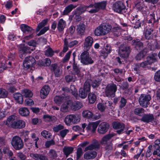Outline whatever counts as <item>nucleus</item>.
<instances>
[{"label":"nucleus","mask_w":160,"mask_h":160,"mask_svg":"<svg viewBox=\"0 0 160 160\" xmlns=\"http://www.w3.org/2000/svg\"><path fill=\"white\" fill-rule=\"evenodd\" d=\"M133 18L131 21L132 23L131 25L134 28H138L141 26L142 21L140 19L137 20L136 18H135L134 17Z\"/></svg>","instance_id":"30"},{"label":"nucleus","mask_w":160,"mask_h":160,"mask_svg":"<svg viewBox=\"0 0 160 160\" xmlns=\"http://www.w3.org/2000/svg\"><path fill=\"white\" fill-rule=\"evenodd\" d=\"M86 28V27L85 24L82 22H80L77 27L76 31L77 34L80 36L84 35Z\"/></svg>","instance_id":"18"},{"label":"nucleus","mask_w":160,"mask_h":160,"mask_svg":"<svg viewBox=\"0 0 160 160\" xmlns=\"http://www.w3.org/2000/svg\"><path fill=\"white\" fill-rule=\"evenodd\" d=\"M117 89V87L116 84L113 83L108 84L105 89V95L108 97H114Z\"/></svg>","instance_id":"8"},{"label":"nucleus","mask_w":160,"mask_h":160,"mask_svg":"<svg viewBox=\"0 0 160 160\" xmlns=\"http://www.w3.org/2000/svg\"><path fill=\"white\" fill-rule=\"evenodd\" d=\"M13 97L18 103L21 104L23 102V99L21 94L17 93L13 94Z\"/></svg>","instance_id":"38"},{"label":"nucleus","mask_w":160,"mask_h":160,"mask_svg":"<svg viewBox=\"0 0 160 160\" xmlns=\"http://www.w3.org/2000/svg\"><path fill=\"white\" fill-rule=\"evenodd\" d=\"M112 9L115 12L121 14L125 12L127 10L124 3L121 1L114 3L112 5Z\"/></svg>","instance_id":"7"},{"label":"nucleus","mask_w":160,"mask_h":160,"mask_svg":"<svg viewBox=\"0 0 160 160\" xmlns=\"http://www.w3.org/2000/svg\"><path fill=\"white\" fill-rule=\"evenodd\" d=\"M18 118V117L15 115L9 116L7 119L5 125L8 127L13 128Z\"/></svg>","instance_id":"13"},{"label":"nucleus","mask_w":160,"mask_h":160,"mask_svg":"<svg viewBox=\"0 0 160 160\" xmlns=\"http://www.w3.org/2000/svg\"><path fill=\"white\" fill-rule=\"evenodd\" d=\"M72 116L73 117L72 119V123H77L79 122L80 121V118L78 115H72Z\"/></svg>","instance_id":"61"},{"label":"nucleus","mask_w":160,"mask_h":160,"mask_svg":"<svg viewBox=\"0 0 160 160\" xmlns=\"http://www.w3.org/2000/svg\"><path fill=\"white\" fill-rule=\"evenodd\" d=\"M153 31V29L150 28L147 29L144 32L145 38L147 39H150L152 38V32Z\"/></svg>","instance_id":"35"},{"label":"nucleus","mask_w":160,"mask_h":160,"mask_svg":"<svg viewBox=\"0 0 160 160\" xmlns=\"http://www.w3.org/2000/svg\"><path fill=\"white\" fill-rule=\"evenodd\" d=\"M64 128V126L61 124H59L58 125H56L53 128V130L55 132H58L59 130H61Z\"/></svg>","instance_id":"55"},{"label":"nucleus","mask_w":160,"mask_h":160,"mask_svg":"<svg viewBox=\"0 0 160 160\" xmlns=\"http://www.w3.org/2000/svg\"><path fill=\"white\" fill-rule=\"evenodd\" d=\"M112 28V27L110 25L103 23L95 29L94 34L96 36L106 35L109 32Z\"/></svg>","instance_id":"3"},{"label":"nucleus","mask_w":160,"mask_h":160,"mask_svg":"<svg viewBox=\"0 0 160 160\" xmlns=\"http://www.w3.org/2000/svg\"><path fill=\"white\" fill-rule=\"evenodd\" d=\"M68 104L69 105L70 108L73 111L78 110L82 107V103L79 102H77L75 103H73L72 101L69 100Z\"/></svg>","instance_id":"20"},{"label":"nucleus","mask_w":160,"mask_h":160,"mask_svg":"<svg viewBox=\"0 0 160 160\" xmlns=\"http://www.w3.org/2000/svg\"><path fill=\"white\" fill-rule=\"evenodd\" d=\"M19 113L22 116H27L29 115V111L26 108H21L19 109Z\"/></svg>","instance_id":"40"},{"label":"nucleus","mask_w":160,"mask_h":160,"mask_svg":"<svg viewBox=\"0 0 160 160\" xmlns=\"http://www.w3.org/2000/svg\"><path fill=\"white\" fill-rule=\"evenodd\" d=\"M134 112L135 114L141 116L142 114L144 113V110L142 108H137L134 109Z\"/></svg>","instance_id":"51"},{"label":"nucleus","mask_w":160,"mask_h":160,"mask_svg":"<svg viewBox=\"0 0 160 160\" xmlns=\"http://www.w3.org/2000/svg\"><path fill=\"white\" fill-rule=\"evenodd\" d=\"M157 56V54L155 53L152 54L148 56L146 61L140 63V66L143 68L148 67L149 65H151L156 61Z\"/></svg>","instance_id":"9"},{"label":"nucleus","mask_w":160,"mask_h":160,"mask_svg":"<svg viewBox=\"0 0 160 160\" xmlns=\"http://www.w3.org/2000/svg\"><path fill=\"white\" fill-rule=\"evenodd\" d=\"M69 107L70 106L68 101L67 103H64L62 105L60 108L61 111L63 112H67L68 110Z\"/></svg>","instance_id":"42"},{"label":"nucleus","mask_w":160,"mask_h":160,"mask_svg":"<svg viewBox=\"0 0 160 160\" xmlns=\"http://www.w3.org/2000/svg\"><path fill=\"white\" fill-rule=\"evenodd\" d=\"M74 13L73 15L72 18L76 22H79L81 20L82 17L80 16L81 14L79 13V12H78L76 11H75L73 12Z\"/></svg>","instance_id":"41"},{"label":"nucleus","mask_w":160,"mask_h":160,"mask_svg":"<svg viewBox=\"0 0 160 160\" xmlns=\"http://www.w3.org/2000/svg\"><path fill=\"white\" fill-rule=\"evenodd\" d=\"M97 155V152L95 151H92L86 152L84 155V158L86 159H93Z\"/></svg>","instance_id":"27"},{"label":"nucleus","mask_w":160,"mask_h":160,"mask_svg":"<svg viewBox=\"0 0 160 160\" xmlns=\"http://www.w3.org/2000/svg\"><path fill=\"white\" fill-rule=\"evenodd\" d=\"M132 45L134 46L135 48L137 50H140L143 47V43L138 39L132 41Z\"/></svg>","instance_id":"28"},{"label":"nucleus","mask_w":160,"mask_h":160,"mask_svg":"<svg viewBox=\"0 0 160 160\" xmlns=\"http://www.w3.org/2000/svg\"><path fill=\"white\" fill-rule=\"evenodd\" d=\"M30 157L35 160H48V157L41 154L32 153L30 154Z\"/></svg>","instance_id":"21"},{"label":"nucleus","mask_w":160,"mask_h":160,"mask_svg":"<svg viewBox=\"0 0 160 160\" xmlns=\"http://www.w3.org/2000/svg\"><path fill=\"white\" fill-rule=\"evenodd\" d=\"M93 42V38L91 36H88L86 38L84 42V48L87 49H89L92 46Z\"/></svg>","instance_id":"25"},{"label":"nucleus","mask_w":160,"mask_h":160,"mask_svg":"<svg viewBox=\"0 0 160 160\" xmlns=\"http://www.w3.org/2000/svg\"><path fill=\"white\" fill-rule=\"evenodd\" d=\"M151 98V96L149 94H142L139 98L140 105L143 107L147 108L149 104V101Z\"/></svg>","instance_id":"11"},{"label":"nucleus","mask_w":160,"mask_h":160,"mask_svg":"<svg viewBox=\"0 0 160 160\" xmlns=\"http://www.w3.org/2000/svg\"><path fill=\"white\" fill-rule=\"evenodd\" d=\"M51 63V61L49 58H46L43 61H42L40 62V65L44 66H48Z\"/></svg>","instance_id":"50"},{"label":"nucleus","mask_w":160,"mask_h":160,"mask_svg":"<svg viewBox=\"0 0 160 160\" xmlns=\"http://www.w3.org/2000/svg\"><path fill=\"white\" fill-rule=\"evenodd\" d=\"M131 51L130 47L126 44H123L119 46L118 53L120 57H117V61L120 64L123 62L122 59L127 58Z\"/></svg>","instance_id":"1"},{"label":"nucleus","mask_w":160,"mask_h":160,"mask_svg":"<svg viewBox=\"0 0 160 160\" xmlns=\"http://www.w3.org/2000/svg\"><path fill=\"white\" fill-rule=\"evenodd\" d=\"M107 4L106 1H103L98 2H95L87 6V11L91 13H95L100 9H104Z\"/></svg>","instance_id":"2"},{"label":"nucleus","mask_w":160,"mask_h":160,"mask_svg":"<svg viewBox=\"0 0 160 160\" xmlns=\"http://www.w3.org/2000/svg\"><path fill=\"white\" fill-rule=\"evenodd\" d=\"M48 20L47 19H44L38 25L36 29V31L37 32H38L39 30L43 27H44L47 23Z\"/></svg>","instance_id":"47"},{"label":"nucleus","mask_w":160,"mask_h":160,"mask_svg":"<svg viewBox=\"0 0 160 160\" xmlns=\"http://www.w3.org/2000/svg\"><path fill=\"white\" fill-rule=\"evenodd\" d=\"M50 91V88L48 86H44L40 92V97L42 98H45L48 95Z\"/></svg>","instance_id":"23"},{"label":"nucleus","mask_w":160,"mask_h":160,"mask_svg":"<svg viewBox=\"0 0 160 160\" xmlns=\"http://www.w3.org/2000/svg\"><path fill=\"white\" fill-rule=\"evenodd\" d=\"M66 23L62 19H60L58 23V28L59 32L63 31L65 27Z\"/></svg>","instance_id":"37"},{"label":"nucleus","mask_w":160,"mask_h":160,"mask_svg":"<svg viewBox=\"0 0 160 160\" xmlns=\"http://www.w3.org/2000/svg\"><path fill=\"white\" fill-rule=\"evenodd\" d=\"M99 123V121L90 123L87 127L86 129L88 130L94 132L96 130Z\"/></svg>","instance_id":"26"},{"label":"nucleus","mask_w":160,"mask_h":160,"mask_svg":"<svg viewBox=\"0 0 160 160\" xmlns=\"http://www.w3.org/2000/svg\"><path fill=\"white\" fill-rule=\"evenodd\" d=\"M76 7V6H74L73 4H71L66 7L63 12V15H67L71 12L72 10Z\"/></svg>","instance_id":"39"},{"label":"nucleus","mask_w":160,"mask_h":160,"mask_svg":"<svg viewBox=\"0 0 160 160\" xmlns=\"http://www.w3.org/2000/svg\"><path fill=\"white\" fill-rule=\"evenodd\" d=\"M148 52L147 49L144 48L137 54L135 58L137 60H140L146 56Z\"/></svg>","instance_id":"29"},{"label":"nucleus","mask_w":160,"mask_h":160,"mask_svg":"<svg viewBox=\"0 0 160 160\" xmlns=\"http://www.w3.org/2000/svg\"><path fill=\"white\" fill-rule=\"evenodd\" d=\"M88 8L87 6H81L77 8L75 11L79 12V13L82 14L84 12L86 11H87Z\"/></svg>","instance_id":"46"},{"label":"nucleus","mask_w":160,"mask_h":160,"mask_svg":"<svg viewBox=\"0 0 160 160\" xmlns=\"http://www.w3.org/2000/svg\"><path fill=\"white\" fill-rule=\"evenodd\" d=\"M11 143L14 148L16 150H20L24 147L22 140L20 137L17 136L12 138Z\"/></svg>","instance_id":"5"},{"label":"nucleus","mask_w":160,"mask_h":160,"mask_svg":"<svg viewBox=\"0 0 160 160\" xmlns=\"http://www.w3.org/2000/svg\"><path fill=\"white\" fill-rule=\"evenodd\" d=\"M36 63V60L32 56L26 57L23 62V69L27 70L32 67Z\"/></svg>","instance_id":"10"},{"label":"nucleus","mask_w":160,"mask_h":160,"mask_svg":"<svg viewBox=\"0 0 160 160\" xmlns=\"http://www.w3.org/2000/svg\"><path fill=\"white\" fill-rule=\"evenodd\" d=\"M135 5L136 8L139 11H141L143 7V2H136L135 3Z\"/></svg>","instance_id":"54"},{"label":"nucleus","mask_w":160,"mask_h":160,"mask_svg":"<svg viewBox=\"0 0 160 160\" xmlns=\"http://www.w3.org/2000/svg\"><path fill=\"white\" fill-rule=\"evenodd\" d=\"M82 114L83 117L88 118H91L92 117V113L88 110L84 111Z\"/></svg>","instance_id":"44"},{"label":"nucleus","mask_w":160,"mask_h":160,"mask_svg":"<svg viewBox=\"0 0 160 160\" xmlns=\"http://www.w3.org/2000/svg\"><path fill=\"white\" fill-rule=\"evenodd\" d=\"M53 51L50 47H49L45 52V54L48 56H52L53 55Z\"/></svg>","instance_id":"56"},{"label":"nucleus","mask_w":160,"mask_h":160,"mask_svg":"<svg viewBox=\"0 0 160 160\" xmlns=\"http://www.w3.org/2000/svg\"><path fill=\"white\" fill-rule=\"evenodd\" d=\"M68 42L67 38H65L64 40V45L63 47V52H66L68 49Z\"/></svg>","instance_id":"58"},{"label":"nucleus","mask_w":160,"mask_h":160,"mask_svg":"<svg viewBox=\"0 0 160 160\" xmlns=\"http://www.w3.org/2000/svg\"><path fill=\"white\" fill-rule=\"evenodd\" d=\"M22 31L24 33L27 32L28 33H31L33 31V29L29 26L25 24H22L20 26Z\"/></svg>","instance_id":"31"},{"label":"nucleus","mask_w":160,"mask_h":160,"mask_svg":"<svg viewBox=\"0 0 160 160\" xmlns=\"http://www.w3.org/2000/svg\"><path fill=\"white\" fill-rule=\"evenodd\" d=\"M91 81L90 80H87L84 83L83 88H80L79 91V96L82 98H85L90 90Z\"/></svg>","instance_id":"4"},{"label":"nucleus","mask_w":160,"mask_h":160,"mask_svg":"<svg viewBox=\"0 0 160 160\" xmlns=\"http://www.w3.org/2000/svg\"><path fill=\"white\" fill-rule=\"evenodd\" d=\"M98 108V109L101 112L104 111L106 108V106L102 103H99L97 105Z\"/></svg>","instance_id":"64"},{"label":"nucleus","mask_w":160,"mask_h":160,"mask_svg":"<svg viewBox=\"0 0 160 160\" xmlns=\"http://www.w3.org/2000/svg\"><path fill=\"white\" fill-rule=\"evenodd\" d=\"M73 148L72 147L64 146L63 149V151L66 157H67L69 155L73 152Z\"/></svg>","instance_id":"33"},{"label":"nucleus","mask_w":160,"mask_h":160,"mask_svg":"<svg viewBox=\"0 0 160 160\" xmlns=\"http://www.w3.org/2000/svg\"><path fill=\"white\" fill-rule=\"evenodd\" d=\"M22 94L26 97L30 98L33 95L31 91L28 89L23 90L22 92Z\"/></svg>","instance_id":"48"},{"label":"nucleus","mask_w":160,"mask_h":160,"mask_svg":"<svg viewBox=\"0 0 160 160\" xmlns=\"http://www.w3.org/2000/svg\"><path fill=\"white\" fill-rule=\"evenodd\" d=\"M83 152L82 149L79 148L77 149V159H78L82 155Z\"/></svg>","instance_id":"63"},{"label":"nucleus","mask_w":160,"mask_h":160,"mask_svg":"<svg viewBox=\"0 0 160 160\" xmlns=\"http://www.w3.org/2000/svg\"><path fill=\"white\" fill-rule=\"evenodd\" d=\"M65 78L66 82L68 83L72 82L74 79L73 75L71 74L66 75Z\"/></svg>","instance_id":"57"},{"label":"nucleus","mask_w":160,"mask_h":160,"mask_svg":"<svg viewBox=\"0 0 160 160\" xmlns=\"http://www.w3.org/2000/svg\"><path fill=\"white\" fill-rule=\"evenodd\" d=\"M72 115L67 116L64 119V122L67 125H69L71 123H72Z\"/></svg>","instance_id":"49"},{"label":"nucleus","mask_w":160,"mask_h":160,"mask_svg":"<svg viewBox=\"0 0 160 160\" xmlns=\"http://www.w3.org/2000/svg\"><path fill=\"white\" fill-rule=\"evenodd\" d=\"M100 146L99 143L97 141L95 140L92 144L86 147L84 151L85 152L93 149L97 150L99 148Z\"/></svg>","instance_id":"19"},{"label":"nucleus","mask_w":160,"mask_h":160,"mask_svg":"<svg viewBox=\"0 0 160 160\" xmlns=\"http://www.w3.org/2000/svg\"><path fill=\"white\" fill-rule=\"evenodd\" d=\"M112 50L111 46L110 45L107 44L105 48L101 50L99 56L105 59L108 56Z\"/></svg>","instance_id":"16"},{"label":"nucleus","mask_w":160,"mask_h":160,"mask_svg":"<svg viewBox=\"0 0 160 160\" xmlns=\"http://www.w3.org/2000/svg\"><path fill=\"white\" fill-rule=\"evenodd\" d=\"M25 126V122L22 120H18V118L13 128L21 129L24 128Z\"/></svg>","instance_id":"32"},{"label":"nucleus","mask_w":160,"mask_h":160,"mask_svg":"<svg viewBox=\"0 0 160 160\" xmlns=\"http://www.w3.org/2000/svg\"><path fill=\"white\" fill-rule=\"evenodd\" d=\"M41 134L44 138L46 139L49 138L51 136L50 134L48 131L44 130L41 132Z\"/></svg>","instance_id":"59"},{"label":"nucleus","mask_w":160,"mask_h":160,"mask_svg":"<svg viewBox=\"0 0 160 160\" xmlns=\"http://www.w3.org/2000/svg\"><path fill=\"white\" fill-rule=\"evenodd\" d=\"M113 128L115 129H120L117 131L118 134L121 133L125 128V125L122 123L118 121L113 122L112 123Z\"/></svg>","instance_id":"14"},{"label":"nucleus","mask_w":160,"mask_h":160,"mask_svg":"<svg viewBox=\"0 0 160 160\" xmlns=\"http://www.w3.org/2000/svg\"><path fill=\"white\" fill-rule=\"evenodd\" d=\"M50 69L52 71L54 72L56 77H60L62 73V70L60 67L58 66L56 63L52 64Z\"/></svg>","instance_id":"15"},{"label":"nucleus","mask_w":160,"mask_h":160,"mask_svg":"<svg viewBox=\"0 0 160 160\" xmlns=\"http://www.w3.org/2000/svg\"><path fill=\"white\" fill-rule=\"evenodd\" d=\"M30 48L27 46H23L21 48V49L23 54L25 53H30Z\"/></svg>","instance_id":"60"},{"label":"nucleus","mask_w":160,"mask_h":160,"mask_svg":"<svg viewBox=\"0 0 160 160\" xmlns=\"http://www.w3.org/2000/svg\"><path fill=\"white\" fill-rule=\"evenodd\" d=\"M43 118L45 121L48 122H54L57 120V118L55 116L48 115H44Z\"/></svg>","instance_id":"36"},{"label":"nucleus","mask_w":160,"mask_h":160,"mask_svg":"<svg viewBox=\"0 0 160 160\" xmlns=\"http://www.w3.org/2000/svg\"><path fill=\"white\" fill-rule=\"evenodd\" d=\"M88 98L90 103H93L96 100V96L94 94L90 93L88 95Z\"/></svg>","instance_id":"45"},{"label":"nucleus","mask_w":160,"mask_h":160,"mask_svg":"<svg viewBox=\"0 0 160 160\" xmlns=\"http://www.w3.org/2000/svg\"><path fill=\"white\" fill-rule=\"evenodd\" d=\"M127 101L124 98L122 97L120 101V105L119 107L121 109L124 107L126 105Z\"/></svg>","instance_id":"52"},{"label":"nucleus","mask_w":160,"mask_h":160,"mask_svg":"<svg viewBox=\"0 0 160 160\" xmlns=\"http://www.w3.org/2000/svg\"><path fill=\"white\" fill-rule=\"evenodd\" d=\"M114 133H109L103 137L100 141L102 145H105L109 142V140L115 135Z\"/></svg>","instance_id":"24"},{"label":"nucleus","mask_w":160,"mask_h":160,"mask_svg":"<svg viewBox=\"0 0 160 160\" xmlns=\"http://www.w3.org/2000/svg\"><path fill=\"white\" fill-rule=\"evenodd\" d=\"M81 62L83 65H88L92 64L94 63V60L90 57L89 53L84 51L80 55Z\"/></svg>","instance_id":"6"},{"label":"nucleus","mask_w":160,"mask_h":160,"mask_svg":"<svg viewBox=\"0 0 160 160\" xmlns=\"http://www.w3.org/2000/svg\"><path fill=\"white\" fill-rule=\"evenodd\" d=\"M109 128V124L105 122H102L99 126L98 132L100 134H104L106 132Z\"/></svg>","instance_id":"17"},{"label":"nucleus","mask_w":160,"mask_h":160,"mask_svg":"<svg viewBox=\"0 0 160 160\" xmlns=\"http://www.w3.org/2000/svg\"><path fill=\"white\" fill-rule=\"evenodd\" d=\"M8 95V92L4 89L0 88V98H5Z\"/></svg>","instance_id":"53"},{"label":"nucleus","mask_w":160,"mask_h":160,"mask_svg":"<svg viewBox=\"0 0 160 160\" xmlns=\"http://www.w3.org/2000/svg\"><path fill=\"white\" fill-rule=\"evenodd\" d=\"M154 79L156 81L160 82V70L157 71L155 73Z\"/></svg>","instance_id":"62"},{"label":"nucleus","mask_w":160,"mask_h":160,"mask_svg":"<svg viewBox=\"0 0 160 160\" xmlns=\"http://www.w3.org/2000/svg\"><path fill=\"white\" fill-rule=\"evenodd\" d=\"M72 67L74 74L77 75L78 77H80L81 76L80 70L77 63H73Z\"/></svg>","instance_id":"34"},{"label":"nucleus","mask_w":160,"mask_h":160,"mask_svg":"<svg viewBox=\"0 0 160 160\" xmlns=\"http://www.w3.org/2000/svg\"><path fill=\"white\" fill-rule=\"evenodd\" d=\"M48 155L50 158L52 159H55L58 156L56 152L53 149H51L50 150L48 153Z\"/></svg>","instance_id":"43"},{"label":"nucleus","mask_w":160,"mask_h":160,"mask_svg":"<svg viewBox=\"0 0 160 160\" xmlns=\"http://www.w3.org/2000/svg\"><path fill=\"white\" fill-rule=\"evenodd\" d=\"M62 95V96H56L54 98V102L57 104L60 105L65 99L66 100L69 99V96L66 95L64 94H63Z\"/></svg>","instance_id":"22"},{"label":"nucleus","mask_w":160,"mask_h":160,"mask_svg":"<svg viewBox=\"0 0 160 160\" xmlns=\"http://www.w3.org/2000/svg\"><path fill=\"white\" fill-rule=\"evenodd\" d=\"M141 120L142 121L147 123L151 122L154 125H156L158 123V121L154 118L152 114H149L144 115Z\"/></svg>","instance_id":"12"}]
</instances>
